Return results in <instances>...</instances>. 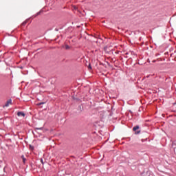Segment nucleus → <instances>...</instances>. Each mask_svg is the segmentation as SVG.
<instances>
[{
	"label": "nucleus",
	"instance_id": "5",
	"mask_svg": "<svg viewBox=\"0 0 176 176\" xmlns=\"http://www.w3.org/2000/svg\"><path fill=\"white\" fill-rule=\"evenodd\" d=\"M65 50H69V49H70V46H68L67 45H65Z\"/></svg>",
	"mask_w": 176,
	"mask_h": 176
},
{
	"label": "nucleus",
	"instance_id": "9",
	"mask_svg": "<svg viewBox=\"0 0 176 176\" xmlns=\"http://www.w3.org/2000/svg\"><path fill=\"white\" fill-rule=\"evenodd\" d=\"M139 133H140V131H135V135H138V134H139Z\"/></svg>",
	"mask_w": 176,
	"mask_h": 176
},
{
	"label": "nucleus",
	"instance_id": "2",
	"mask_svg": "<svg viewBox=\"0 0 176 176\" xmlns=\"http://www.w3.org/2000/svg\"><path fill=\"white\" fill-rule=\"evenodd\" d=\"M17 116H19V117H25V113H23V112H17Z\"/></svg>",
	"mask_w": 176,
	"mask_h": 176
},
{
	"label": "nucleus",
	"instance_id": "4",
	"mask_svg": "<svg viewBox=\"0 0 176 176\" xmlns=\"http://www.w3.org/2000/svg\"><path fill=\"white\" fill-rule=\"evenodd\" d=\"M22 160L23 162V164H25V162H26V158H25L23 155H22Z\"/></svg>",
	"mask_w": 176,
	"mask_h": 176
},
{
	"label": "nucleus",
	"instance_id": "11",
	"mask_svg": "<svg viewBox=\"0 0 176 176\" xmlns=\"http://www.w3.org/2000/svg\"><path fill=\"white\" fill-rule=\"evenodd\" d=\"M41 162H43L42 160H41Z\"/></svg>",
	"mask_w": 176,
	"mask_h": 176
},
{
	"label": "nucleus",
	"instance_id": "6",
	"mask_svg": "<svg viewBox=\"0 0 176 176\" xmlns=\"http://www.w3.org/2000/svg\"><path fill=\"white\" fill-rule=\"evenodd\" d=\"M29 149H30V151L34 150V146H29Z\"/></svg>",
	"mask_w": 176,
	"mask_h": 176
},
{
	"label": "nucleus",
	"instance_id": "7",
	"mask_svg": "<svg viewBox=\"0 0 176 176\" xmlns=\"http://www.w3.org/2000/svg\"><path fill=\"white\" fill-rule=\"evenodd\" d=\"M43 104H45V102H39V103H38V106H41V105H42Z\"/></svg>",
	"mask_w": 176,
	"mask_h": 176
},
{
	"label": "nucleus",
	"instance_id": "3",
	"mask_svg": "<svg viewBox=\"0 0 176 176\" xmlns=\"http://www.w3.org/2000/svg\"><path fill=\"white\" fill-rule=\"evenodd\" d=\"M138 129H139V126H134V127L133 128V131H136L137 130H138Z\"/></svg>",
	"mask_w": 176,
	"mask_h": 176
},
{
	"label": "nucleus",
	"instance_id": "8",
	"mask_svg": "<svg viewBox=\"0 0 176 176\" xmlns=\"http://www.w3.org/2000/svg\"><path fill=\"white\" fill-rule=\"evenodd\" d=\"M26 23H27L26 21L22 23V26H25L26 25Z\"/></svg>",
	"mask_w": 176,
	"mask_h": 176
},
{
	"label": "nucleus",
	"instance_id": "10",
	"mask_svg": "<svg viewBox=\"0 0 176 176\" xmlns=\"http://www.w3.org/2000/svg\"><path fill=\"white\" fill-rule=\"evenodd\" d=\"M89 69H91V67H90V65H89Z\"/></svg>",
	"mask_w": 176,
	"mask_h": 176
},
{
	"label": "nucleus",
	"instance_id": "1",
	"mask_svg": "<svg viewBox=\"0 0 176 176\" xmlns=\"http://www.w3.org/2000/svg\"><path fill=\"white\" fill-rule=\"evenodd\" d=\"M12 104V100H7V102H6V104H4V107H9V105Z\"/></svg>",
	"mask_w": 176,
	"mask_h": 176
}]
</instances>
